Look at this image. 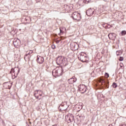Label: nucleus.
<instances>
[{
	"mask_svg": "<svg viewBox=\"0 0 126 126\" xmlns=\"http://www.w3.org/2000/svg\"><path fill=\"white\" fill-rule=\"evenodd\" d=\"M63 74V68L61 67H57L52 71L53 76H61Z\"/></svg>",
	"mask_w": 126,
	"mask_h": 126,
	"instance_id": "obj_1",
	"label": "nucleus"
},
{
	"mask_svg": "<svg viewBox=\"0 0 126 126\" xmlns=\"http://www.w3.org/2000/svg\"><path fill=\"white\" fill-rule=\"evenodd\" d=\"M12 77L14 76V77H16L19 73V68L16 67L14 68H12L10 71Z\"/></svg>",
	"mask_w": 126,
	"mask_h": 126,
	"instance_id": "obj_2",
	"label": "nucleus"
},
{
	"mask_svg": "<svg viewBox=\"0 0 126 126\" xmlns=\"http://www.w3.org/2000/svg\"><path fill=\"white\" fill-rule=\"evenodd\" d=\"M65 58L63 57L59 56L57 58L56 63L57 64H63L65 63Z\"/></svg>",
	"mask_w": 126,
	"mask_h": 126,
	"instance_id": "obj_3",
	"label": "nucleus"
},
{
	"mask_svg": "<svg viewBox=\"0 0 126 126\" xmlns=\"http://www.w3.org/2000/svg\"><path fill=\"white\" fill-rule=\"evenodd\" d=\"M72 17L73 19H74L75 20H80L81 19V16H80V13L75 12L73 13L72 14Z\"/></svg>",
	"mask_w": 126,
	"mask_h": 126,
	"instance_id": "obj_4",
	"label": "nucleus"
},
{
	"mask_svg": "<svg viewBox=\"0 0 126 126\" xmlns=\"http://www.w3.org/2000/svg\"><path fill=\"white\" fill-rule=\"evenodd\" d=\"M34 95L37 99H40L41 98H39V96L41 97L43 95V91L41 90L35 91L34 92Z\"/></svg>",
	"mask_w": 126,
	"mask_h": 126,
	"instance_id": "obj_5",
	"label": "nucleus"
},
{
	"mask_svg": "<svg viewBox=\"0 0 126 126\" xmlns=\"http://www.w3.org/2000/svg\"><path fill=\"white\" fill-rule=\"evenodd\" d=\"M65 119L67 121V123H71L73 121V115L71 114H68L65 116Z\"/></svg>",
	"mask_w": 126,
	"mask_h": 126,
	"instance_id": "obj_6",
	"label": "nucleus"
},
{
	"mask_svg": "<svg viewBox=\"0 0 126 126\" xmlns=\"http://www.w3.org/2000/svg\"><path fill=\"white\" fill-rule=\"evenodd\" d=\"M86 56H84V53L81 52L78 55V59L81 61V62H86Z\"/></svg>",
	"mask_w": 126,
	"mask_h": 126,
	"instance_id": "obj_7",
	"label": "nucleus"
},
{
	"mask_svg": "<svg viewBox=\"0 0 126 126\" xmlns=\"http://www.w3.org/2000/svg\"><path fill=\"white\" fill-rule=\"evenodd\" d=\"M79 89L80 91H81L82 93H85V92H86V90H87L86 86L84 85H80L79 86Z\"/></svg>",
	"mask_w": 126,
	"mask_h": 126,
	"instance_id": "obj_8",
	"label": "nucleus"
},
{
	"mask_svg": "<svg viewBox=\"0 0 126 126\" xmlns=\"http://www.w3.org/2000/svg\"><path fill=\"white\" fill-rule=\"evenodd\" d=\"M70 47L73 50H77L78 49V44L75 42H72L70 44Z\"/></svg>",
	"mask_w": 126,
	"mask_h": 126,
	"instance_id": "obj_9",
	"label": "nucleus"
},
{
	"mask_svg": "<svg viewBox=\"0 0 126 126\" xmlns=\"http://www.w3.org/2000/svg\"><path fill=\"white\" fill-rule=\"evenodd\" d=\"M32 53H33V51H32V50H30L29 53H28V52H26V54L24 58L25 61H28V60H29V59H30V54H32Z\"/></svg>",
	"mask_w": 126,
	"mask_h": 126,
	"instance_id": "obj_10",
	"label": "nucleus"
},
{
	"mask_svg": "<svg viewBox=\"0 0 126 126\" xmlns=\"http://www.w3.org/2000/svg\"><path fill=\"white\" fill-rule=\"evenodd\" d=\"M37 58L36 61L38 63H44V58L39 55L37 56Z\"/></svg>",
	"mask_w": 126,
	"mask_h": 126,
	"instance_id": "obj_11",
	"label": "nucleus"
},
{
	"mask_svg": "<svg viewBox=\"0 0 126 126\" xmlns=\"http://www.w3.org/2000/svg\"><path fill=\"white\" fill-rule=\"evenodd\" d=\"M76 80H77V79H76L75 77H74L68 79V82L69 84H73V83H74V82H76Z\"/></svg>",
	"mask_w": 126,
	"mask_h": 126,
	"instance_id": "obj_12",
	"label": "nucleus"
},
{
	"mask_svg": "<svg viewBox=\"0 0 126 126\" xmlns=\"http://www.w3.org/2000/svg\"><path fill=\"white\" fill-rule=\"evenodd\" d=\"M94 13V11L92 10V9H89L86 11V14L88 16H91V15H93Z\"/></svg>",
	"mask_w": 126,
	"mask_h": 126,
	"instance_id": "obj_13",
	"label": "nucleus"
},
{
	"mask_svg": "<svg viewBox=\"0 0 126 126\" xmlns=\"http://www.w3.org/2000/svg\"><path fill=\"white\" fill-rule=\"evenodd\" d=\"M116 34L114 33H110L108 34V37L110 40H114L116 39Z\"/></svg>",
	"mask_w": 126,
	"mask_h": 126,
	"instance_id": "obj_14",
	"label": "nucleus"
},
{
	"mask_svg": "<svg viewBox=\"0 0 126 126\" xmlns=\"http://www.w3.org/2000/svg\"><path fill=\"white\" fill-rule=\"evenodd\" d=\"M64 8L65 10H66V11H70V10L71 9L72 7L68 6V5H64Z\"/></svg>",
	"mask_w": 126,
	"mask_h": 126,
	"instance_id": "obj_15",
	"label": "nucleus"
},
{
	"mask_svg": "<svg viewBox=\"0 0 126 126\" xmlns=\"http://www.w3.org/2000/svg\"><path fill=\"white\" fill-rule=\"evenodd\" d=\"M98 82H99L100 83H101L102 85L103 84H105V82H106L105 81V80H104L103 79H98Z\"/></svg>",
	"mask_w": 126,
	"mask_h": 126,
	"instance_id": "obj_16",
	"label": "nucleus"
},
{
	"mask_svg": "<svg viewBox=\"0 0 126 126\" xmlns=\"http://www.w3.org/2000/svg\"><path fill=\"white\" fill-rule=\"evenodd\" d=\"M122 54H123V52H122V51H118L116 52L117 56H121Z\"/></svg>",
	"mask_w": 126,
	"mask_h": 126,
	"instance_id": "obj_17",
	"label": "nucleus"
},
{
	"mask_svg": "<svg viewBox=\"0 0 126 126\" xmlns=\"http://www.w3.org/2000/svg\"><path fill=\"white\" fill-rule=\"evenodd\" d=\"M112 87L113 88H117L118 87V85L116 83H113L112 84Z\"/></svg>",
	"mask_w": 126,
	"mask_h": 126,
	"instance_id": "obj_18",
	"label": "nucleus"
},
{
	"mask_svg": "<svg viewBox=\"0 0 126 126\" xmlns=\"http://www.w3.org/2000/svg\"><path fill=\"white\" fill-rule=\"evenodd\" d=\"M91 1V0H84L83 2H85V3H89Z\"/></svg>",
	"mask_w": 126,
	"mask_h": 126,
	"instance_id": "obj_19",
	"label": "nucleus"
},
{
	"mask_svg": "<svg viewBox=\"0 0 126 126\" xmlns=\"http://www.w3.org/2000/svg\"><path fill=\"white\" fill-rule=\"evenodd\" d=\"M126 32L125 31H122V32L121 33V36H123L124 35H126Z\"/></svg>",
	"mask_w": 126,
	"mask_h": 126,
	"instance_id": "obj_20",
	"label": "nucleus"
},
{
	"mask_svg": "<svg viewBox=\"0 0 126 126\" xmlns=\"http://www.w3.org/2000/svg\"><path fill=\"white\" fill-rule=\"evenodd\" d=\"M14 44L15 46H18V45H19V43H18L17 40H16L14 42Z\"/></svg>",
	"mask_w": 126,
	"mask_h": 126,
	"instance_id": "obj_21",
	"label": "nucleus"
},
{
	"mask_svg": "<svg viewBox=\"0 0 126 126\" xmlns=\"http://www.w3.org/2000/svg\"><path fill=\"white\" fill-rule=\"evenodd\" d=\"M105 76L106 78H108V77H109V74L107 73H105Z\"/></svg>",
	"mask_w": 126,
	"mask_h": 126,
	"instance_id": "obj_22",
	"label": "nucleus"
},
{
	"mask_svg": "<svg viewBox=\"0 0 126 126\" xmlns=\"http://www.w3.org/2000/svg\"><path fill=\"white\" fill-rule=\"evenodd\" d=\"M120 65L121 68H124V65L123 64V63H120Z\"/></svg>",
	"mask_w": 126,
	"mask_h": 126,
	"instance_id": "obj_23",
	"label": "nucleus"
},
{
	"mask_svg": "<svg viewBox=\"0 0 126 126\" xmlns=\"http://www.w3.org/2000/svg\"><path fill=\"white\" fill-rule=\"evenodd\" d=\"M119 61H120V62H122V61H124V58L123 57H120L119 59Z\"/></svg>",
	"mask_w": 126,
	"mask_h": 126,
	"instance_id": "obj_24",
	"label": "nucleus"
},
{
	"mask_svg": "<svg viewBox=\"0 0 126 126\" xmlns=\"http://www.w3.org/2000/svg\"><path fill=\"white\" fill-rule=\"evenodd\" d=\"M52 48L54 50V49H56V46L55 45H52Z\"/></svg>",
	"mask_w": 126,
	"mask_h": 126,
	"instance_id": "obj_25",
	"label": "nucleus"
},
{
	"mask_svg": "<svg viewBox=\"0 0 126 126\" xmlns=\"http://www.w3.org/2000/svg\"><path fill=\"white\" fill-rule=\"evenodd\" d=\"M53 126H60V125H59V124H56V125H54Z\"/></svg>",
	"mask_w": 126,
	"mask_h": 126,
	"instance_id": "obj_26",
	"label": "nucleus"
},
{
	"mask_svg": "<svg viewBox=\"0 0 126 126\" xmlns=\"http://www.w3.org/2000/svg\"><path fill=\"white\" fill-rule=\"evenodd\" d=\"M120 126H126V125H121Z\"/></svg>",
	"mask_w": 126,
	"mask_h": 126,
	"instance_id": "obj_27",
	"label": "nucleus"
},
{
	"mask_svg": "<svg viewBox=\"0 0 126 126\" xmlns=\"http://www.w3.org/2000/svg\"><path fill=\"white\" fill-rule=\"evenodd\" d=\"M108 126H113V125H112V124H110Z\"/></svg>",
	"mask_w": 126,
	"mask_h": 126,
	"instance_id": "obj_28",
	"label": "nucleus"
},
{
	"mask_svg": "<svg viewBox=\"0 0 126 126\" xmlns=\"http://www.w3.org/2000/svg\"><path fill=\"white\" fill-rule=\"evenodd\" d=\"M60 32L61 33H62V30H61V29H60Z\"/></svg>",
	"mask_w": 126,
	"mask_h": 126,
	"instance_id": "obj_29",
	"label": "nucleus"
},
{
	"mask_svg": "<svg viewBox=\"0 0 126 126\" xmlns=\"http://www.w3.org/2000/svg\"><path fill=\"white\" fill-rule=\"evenodd\" d=\"M80 1H81V0H79L78 2H79Z\"/></svg>",
	"mask_w": 126,
	"mask_h": 126,
	"instance_id": "obj_30",
	"label": "nucleus"
},
{
	"mask_svg": "<svg viewBox=\"0 0 126 126\" xmlns=\"http://www.w3.org/2000/svg\"><path fill=\"white\" fill-rule=\"evenodd\" d=\"M38 1H40V0H37Z\"/></svg>",
	"mask_w": 126,
	"mask_h": 126,
	"instance_id": "obj_31",
	"label": "nucleus"
},
{
	"mask_svg": "<svg viewBox=\"0 0 126 126\" xmlns=\"http://www.w3.org/2000/svg\"><path fill=\"white\" fill-rule=\"evenodd\" d=\"M80 108H81V109H82V106H81Z\"/></svg>",
	"mask_w": 126,
	"mask_h": 126,
	"instance_id": "obj_32",
	"label": "nucleus"
}]
</instances>
